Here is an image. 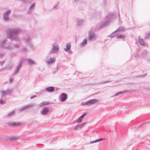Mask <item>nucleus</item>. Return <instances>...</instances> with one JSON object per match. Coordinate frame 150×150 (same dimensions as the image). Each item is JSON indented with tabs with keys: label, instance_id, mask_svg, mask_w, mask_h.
Returning <instances> with one entry per match:
<instances>
[{
	"label": "nucleus",
	"instance_id": "nucleus-1",
	"mask_svg": "<svg viewBox=\"0 0 150 150\" xmlns=\"http://www.w3.org/2000/svg\"><path fill=\"white\" fill-rule=\"evenodd\" d=\"M20 31L18 29H10V38L12 40H14L16 41L19 40L17 34Z\"/></svg>",
	"mask_w": 150,
	"mask_h": 150
},
{
	"label": "nucleus",
	"instance_id": "nucleus-2",
	"mask_svg": "<svg viewBox=\"0 0 150 150\" xmlns=\"http://www.w3.org/2000/svg\"><path fill=\"white\" fill-rule=\"evenodd\" d=\"M113 16L114 15L113 14L110 13L108 14L104 19L103 24H102L101 25V28H102L108 25V23L112 21Z\"/></svg>",
	"mask_w": 150,
	"mask_h": 150
},
{
	"label": "nucleus",
	"instance_id": "nucleus-3",
	"mask_svg": "<svg viewBox=\"0 0 150 150\" xmlns=\"http://www.w3.org/2000/svg\"><path fill=\"white\" fill-rule=\"evenodd\" d=\"M52 48L51 51L50 52L51 54H54L57 53L59 50V47L57 43L54 42L52 44Z\"/></svg>",
	"mask_w": 150,
	"mask_h": 150
},
{
	"label": "nucleus",
	"instance_id": "nucleus-4",
	"mask_svg": "<svg viewBox=\"0 0 150 150\" xmlns=\"http://www.w3.org/2000/svg\"><path fill=\"white\" fill-rule=\"evenodd\" d=\"M96 37V35L92 30L89 31L88 33V39L89 40H94Z\"/></svg>",
	"mask_w": 150,
	"mask_h": 150
},
{
	"label": "nucleus",
	"instance_id": "nucleus-5",
	"mask_svg": "<svg viewBox=\"0 0 150 150\" xmlns=\"http://www.w3.org/2000/svg\"><path fill=\"white\" fill-rule=\"evenodd\" d=\"M0 93L2 98H4L9 93V90L7 89L4 90H1L0 91Z\"/></svg>",
	"mask_w": 150,
	"mask_h": 150
},
{
	"label": "nucleus",
	"instance_id": "nucleus-6",
	"mask_svg": "<svg viewBox=\"0 0 150 150\" xmlns=\"http://www.w3.org/2000/svg\"><path fill=\"white\" fill-rule=\"evenodd\" d=\"M9 11H5L3 15V20L5 21H7L9 19Z\"/></svg>",
	"mask_w": 150,
	"mask_h": 150
},
{
	"label": "nucleus",
	"instance_id": "nucleus-7",
	"mask_svg": "<svg viewBox=\"0 0 150 150\" xmlns=\"http://www.w3.org/2000/svg\"><path fill=\"white\" fill-rule=\"evenodd\" d=\"M99 100L96 99H92L87 101V105H90L96 104L98 102Z\"/></svg>",
	"mask_w": 150,
	"mask_h": 150
},
{
	"label": "nucleus",
	"instance_id": "nucleus-8",
	"mask_svg": "<svg viewBox=\"0 0 150 150\" xmlns=\"http://www.w3.org/2000/svg\"><path fill=\"white\" fill-rule=\"evenodd\" d=\"M67 99V95L64 93H62L59 96V100L61 102L65 101Z\"/></svg>",
	"mask_w": 150,
	"mask_h": 150
},
{
	"label": "nucleus",
	"instance_id": "nucleus-9",
	"mask_svg": "<svg viewBox=\"0 0 150 150\" xmlns=\"http://www.w3.org/2000/svg\"><path fill=\"white\" fill-rule=\"evenodd\" d=\"M23 62L21 61L19 63V64L16 67V69L13 74V75L15 74H17L18 72L20 70L21 68V67L22 65Z\"/></svg>",
	"mask_w": 150,
	"mask_h": 150
},
{
	"label": "nucleus",
	"instance_id": "nucleus-10",
	"mask_svg": "<svg viewBox=\"0 0 150 150\" xmlns=\"http://www.w3.org/2000/svg\"><path fill=\"white\" fill-rule=\"evenodd\" d=\"M23 62L21 61L19 63V64L16 67V69L13 74V75L15 74H17L18 72L20 70L21 68V67L22 65Z\"/></svg>",
	"mask_w": 150,
	"mask_h": 150
},
{
	"label": "nucleus",
	"instance_id": "nucleus-11",
	"mask_svg": "<svg viewBox=\"0 0 150 150\" xmlns=\"http://www.w3.org/2000/svg\"><path fill=\"white\" fill-rule=\"evenodd\" d=\"M48 111V108L47 107H44L40 111V113L42 115H46L47 114Z\"/></svg>",
	"mask_w": 150,
	"mask_h": 150
},
{
	"label": "nucleus",
	"instance_id": "nucleus-12",
	"mask_svg": "<svg viewBox=\"0 0 150 150\" xmlns=\"http://www.w3.org/2000/svg\"><path fill=\"white\" fill-rule=\"evenodd\" d=\"M85 123H82L79 125H76L74 128V130H77L80 129L82 128L85 124Z\"/></svg>",
	"mask_w": 150,
	"mask_h": 150
},
{
	"label": "nucleus",
	"instance_id": "nucleus-13",
	"mask_svg": "<svg viewBox=\"0 0 150 150\" xmlns=\"http://www.w3.org/2000/svg\"><path fill=\"white\" fill-rule=\"evenodd\" d=\"M54 87L53 86H49L45 88V91L48 92H52L54 91Z\"/></svg>",
	"mask_w": 150,
	"mask_h": 150
},
{
	"label": "nucleus",
	"instance_id": "nucleus-14",
	"mask_svg": "<svg viewBox=\"0 0 150 150\" xmlns=\"http://www.w3.org/2000/svg\"><path fill=\"white\" fill-rule=\"evenodd\" d=\"M85 115V114H83L78 119L76 120V122L78 123L81 122Z\"/></svg>",
	"mask_w": 150,
	"mask_h": 150
},
{
	"label": "nucleus",
	"instance_id": "nucleus-15",
	"mask_svg": "<svg viewBox=\"0 0 150 150\" xmlns=\"http://www.w3.org/2000/svg\"><path fill=\"white\" fill-rule=\"evenodd\" d=\"M55 60V58L53 57L52 58H50L49 59L47 60L46 61V62L48 64H51L54 62Z\"/></svg>",
	"mask_w": 150,
	"mask_h": 150
},
{
	"label": "nucleus",
	"instance_id": "nucleus-16",
	"mask_svg": "<svg viewBox=\"0 0 150 150\" xmlns=\"http://www.w3.org/2000/svg\"><path fill=\"white\" fill-rule=\"evenodd\" d=\"M30 39L29 37H27L25 40V41L27 43V44H28L30 47L31 48V49H32V48H33V45L30 43Z\"/></svg>",
	"mask_w": 150,
	"mask_h": 150
},
{
	"label": "nucleus",
	"instance_id": "nucleus-17",
	"mask_svg": "<svg viewBox=\"0 0 150 150\" xmlns=\"http://www.w3.org/2000/svg\"><path fill=\"white\" fill-rule=\"evenodd\" d=\"M71 44L70 43H67L66 45V48H64V50L66 52H67V51L69 50L71 48Z\"/></svg>",
	"mask_w": 150,
	"mask_h": 150
},
{
	"label": "nucleus",
	"instance_id": "nucleus-18",
	"mask_svg": "<svg viewBox=\"0 0 150 150\" xmlns=\"http://www.w3.org/2000/svg\"><path fill=\"white\" fill-rule=\"evenodd\" d=\"M7 100L4 98H2L0 99V103L1 105L5 104Z\"/></svg>",
	"mask_w": 150,
	"mask_h": 150
},
{
	"label": "nucleus",
	"instance_id": "nucleus-19",
	"mask_svg": "<svg viewBox=\"0 0 150 150\" xmlns=\"http://www.w3.org/2000/svg\"><path fill=\"white\" fill-rule=\"evenodd\" d=\"M117 37L118 38H122L123 40H124V39L126 38V35L124 34L119 35L118 34Z\"/></svg>",
	"mask_w": 150,
	"mask_h": 150
},
{
	"label": "nucleus",
	"instance_id": "nucleus-20",
	"mask_svg": "<svg viewBox=\"0 0 150 150\" xmlns=\"http://www.w3.org/2000/svg\"><path fill=\"white\" fill-rule=\"evenodd\" d=\"M77 24L78 25H82L84 23V21L83 20L81 19H77Z\"/></svg>",
	"mask_w": 150,
	"mask_h": 150
},
{
	"label": "nucleus",
	"instance_id": "nucleus-21",
	"mask_svg": "<svg viewBox=\"0 0 150 150\" xmlns=\"http://www.w3.org/2000/svg\"><path fill=\"white\" fill-rule=\"evenodd\" d=\"M19 138V136H11L10 137V142H12V140H15Z\"/></svg>",
	"mask_w": 150,
	"mask_h": 150
},
{
	"label": "nucleus",
	"instance_id": "nucleus-22",
	"mask_svg": "<svg viewBox=\"0 0 150 150\" xmlns=\"http://www.w3.org/2000/svg\"><path fill=\"white\" fill-rule=\"evenodd\" d=\"M118 35V32H117L116 31H115L112 33V34H111L109 36L113 38V37L117 36Z\"/></svg>",
	"mask_w": 150,
	"mask_h": 150
},
{
	"label": "nucleus",
	"instance_id": "nucleus-23",
	"mask_svg": "<svg viewBox=\"0 0 150 150\" xmlns=\"http://www.w3.org/2000/svg\"><path fill=\"white\" fill-rule=\"evenodd\" d=\"M118 35V32H117L116 31H115L112 33V34H111L109 36L113 38V37L117 36Z\"/></svg>",
	"mask_w": 150,
	"mask_h": 150
},
{
	"label": "nucleus",
	"instance_id": "nucleus-24",
	"mask_svg": "<svg viewBox=\"0 0 150 150\" xmlns=\"http://www.w3.org/2000/svg\"><path fill=\"white\" fill-rule=\"evenodd\" d=\"M138 41L142 45H145V42L144 40L142 38H140L139 39Z\"/></svg>",
	"mask_w": 150,
	"mask_h": 150
},
{
	"label": "nucleus",
	"instance_id": "nucleus-25",
	"mask_svg": "<svg viewBox=\"0 0 150 150\" xmlns=\"http://www.w3.org/2000/svg\"><path fill=\"white\" fill-rule=\"evenodd\" d=\"M87 40L86 39H85L82 42L81 44V47H83L87 43Z\"/></svg>",
	"mask_w": 150,
	"mask_h": 150
},
{
	"label": "nucleus",
	"instance_id": "nucleus-26",
	"mask_svg": "<svg viewBox=\"0 0 150 150\" xmlns=\"http://www.w3.org/2000/svg\"><path fill=\"white\" fill-rule=\"evenodd\" d=\"M124 30V28L123 27L120 26V27L116 30L117 32H121L122 31Z\"/></svg>",
	"mask_w": 150,
	"mask_h": 150
},
{
	"label": "nucleus",
	"instance_id": "nucleus-27",
	"mask_svg": "<svg viewBox=\"0 0 150 150\" xmlns=\"http://www.w3.org/2000/svg\"><path fill=\"white\" fill-rule=\"evenodd\" d=\"M34 105L33 104L31 103L28 105H25V106L27 109H29L33 107Z\"/></svg>",
	"mask_w": 150,
	"mask_h": 150
},
{
	"label": "nucleus",
	"instance_id": "nucleus-28",
	"mask_svg": "<svg viewBox=\"0 0 150 150\" xmlns=\"http://www.w3.org/2000/svg\"><path fill=\"white\" fill-rule=\"evenodd\" d=\"M103 139H97L96 140L93 141L92 142H90V144H91L94 143H95L96 142H99L100 141L102 140H103Z\"/></svg>",
	"mask_w": 150,
	"mask_h": 150
},
{
	"label": "nucleus",
	"instance_id": "nucleus-29",
	"mask_svg": "<svg viewBox=\"0 0 150 150\" xmlns=\"http://www.w3.org/2000/svg\"><path fill=\"white\" fill-rule=\"evenodd\" d=\"M35 6L34 4H33L30 7L29 10L28 11V13H30L31 11H32L34 8Z\"/></svg>",
	"mask_w": 150,
	"mask_h": 150
},
{
	"label": "nucleus",
	"instance_id": "nucleus-30",
	"mask_svg": "<svg viewBox=\"0 0 150 150\" xmlns=\"http://www.w3.org/2000/svg\"><path fill=\"white\" fill-rule=\"evenodd\" d=\"M27 60L28 62L30 64H34V62L31 59H28Z\"/></svg>",
	"mask_w": 150,
	"mask_h": 150
},
{
	"label": "nucleus",
	"instance_id": "nucleus-31",
	"mask_svg": "<svg viewBox=\"0 0 150 150\" xmlns=\"http://www.w3.org/2000/svg\"><path fill=\"white\" fill-rule=\"evenodd\" d=\"M48 104V103L47 102H42L39 105H40V106H42L44 105H46Z\"/></svg>",
	"mask_w": 150,
	"mask_h": 150
},
{
	"label": "nucleus",
	"instance_id": "nucleus-32",
	"mask_svg": "<svg viewBox=\"0 0 150 150\" xmlns=\"http://www.w3.org/2000/svg\"><path fill=\"white\" fill-rule=\"evenodd\" d=\"M19 124L18 123H16V122H12V123H10V125H12V126H17L18 125H19Z\"/></svg>",
	"mask_w": 150,
	"mask_h": 150
},
{
	"label": "nucleus",
	"instance_id": "nucleus-33",
	"mask_svg": "<svg viewBox=\"0 0 150 150\" xmlns=\"http://www.w3.org/2000/svg\"><path fill=\"white\" fill-rule=\"evenodd\" d=\"M25 105L23 106L21 108H20L19 109V110L20 111H23V110H24L26 109L27 108H26V107H25Z\"/></svg>",
	"mask_w": 150,
	"mask_h": 150
},
{
	"label": "nucleus",
	"instance_id": "nucleus-34",
	"mask_svg": "<svg viewBox=\"0 0 150 150\" xmlns=\"http://www.w3.org/2000/svg\"><path fill=\"white\" fill-rule=\"evenodd\" d=\"M150 38V31L149 32L146 34V36L145 37V38L146 39Z\"/></svg>",
	"mask_w": 150,
	"mask_h": 150
},
{
	"label": "nucleus",
	"instance_id": "nucleus-35",
	"mask_svg": "<svg viewBox=\"0 0 150 150\" xmlns=\"http://www.w3.org/2000/svg\"><path fill=\"white\" fill-rule=\"evenodd\" d=\"M124 92H122V91H120V92H118L117 93H116L114 95V96H117V95H118L120 94H121V93H123Z\"/></svg>",
	"mask_w": 150,
	"mask_h": 150
},
{
	"label": "nucleus",
	"instance_id": "nucleus-36",
	"mask_svg": "<svg viewBox=\"0 0 150 150\" xmlns=\"http://www.w3.org/2000/svg\"><path fill=\"white\" fill-rule=\"evenodd\" d=\"M15 112L14 110H12L10 113V115H13L15 113Z\"/></svg>",
	"mask_w": 150,
	"mask_h": 150
},
{
	"label": "nucleus",
	"instance_id": "nucleus-37",
	"mask_svg": "<svg viewBox=\"0 0 150 150\" xmlns=\"http://www.w3.org/2000/svg\"><path fill=\"white\" fill-rule=\"evenodd\" d=\"M87 103V101L84 102H83L81 103V105H87V104L86 103Z\"/></svg>",
	"mask_w": 150,
	"mask_h": 150
},
{
	"label": "nucleus",
	"instance_id": "nucleus-38",
	"mask_svg": "<svg viewBox=\"0 0 150 150\" xmlns=\"http://www.w3.org/2000/svg\"><path fill=\"white\" fill-rule=\"evenodd\" d=\"M104 2L102 4V5L103 6H104L105 5L106 3V1H103Z\"/></svg>",
	"mask_w": 150,
	"mask_h": 150
},
{
	"label": "nucleus",
	"instance_id": "nucleus-39",
	"mask_svg": "<svg viewBox=\"0 0 150 150\" xmlns=\"http://www.w3.org/2000/svg\"><path fill=\"white\" fill-rule=\"evenodd\" d=\"M36 96V95H34L33 96H32L30 97V98L31 99H33L34 98H35Z\"/></svg>",
	"mask_w": 150,
	"mask_h": 150
},
{
	"label": "nucleus",
	"instance_id": "nucleus-40",
	"mask_svg": "<svg viewBox=\"0 0 150 150\" xmlns=\"http://www.w3.org/2000/svg\"><path fill=\"white\" fill-rule=\"evenodd\" d=\"M13 80V78H10V83Z\"/></svg>",
	"mask_w": 150,
	"mask_h": 150
},
{
	"label": "nucleus",
	"instance_id": "nucleus-41",
	"mask_svg": "<svg viewBox=\"0 0 150 150\" xmlns=\"http://www.w3.org/2000/svg\"><path fill=\"white\" fill-rule=\"evenodd\" d=\"M110 81H105V82H103L102 83H106V82H110Z\"/></svg>",
	"mask_w": 150,
	"mask_h": 150
},
{
	"label": "nucleus",
	"instance_id": "nucleus-42",
	"mask_svg": "<svg viewBox=\"0 0 150 150\" xmlns=\"http://www.w3.org/2000/svg\"><path fill=\"white\" fill-rule=\"evenodd\" d=\"M23 50L24 51H26V50Z\"/></svg>",
	"mask_w": 150,
	"mask_h": 150
},
{
	"label": "nucleus",
	"instance_id": "nucleus-43",
	"mask_svg": "<svg viewBox=\"0 0 150 150\" xmlns=\"http://www.w3.org/2000/svg\"><path fill=\"white\" fill-rule=\"evenodd\" d=\"M78 72H76V73H78Z\"/></svg>",
	"mask_w": 150,
	"mask_h": 150
},
{
	"label": "nucleus",
	"instance_id": "nucleus-44",
	"mask_svg": "<svg viewBox=\"0 0 150 150\" xmlns=\"http://www.w3.org/2000/svg\"><path fill=\"white\" fill-rule=\"evenodd\" d=\"M142 76H143V75H142Z\"/></svg>",
	"mask_w": 150,
	"mask_h": 150
},
{
	"label": "nucleus",
	"instance_id": "nucleus-45",
	"mask_svg": "<svg viewBox=\"0 0 150 150\" xmlns=\"http://www.w3.org/2000/svg\"><path fill=\"white\" fill-rule=\"evenodd\" d=\"M56 7V6H55V7H54V8H55Z\"/></svg>",
	"mask_w": 150,
	"mask_h": 150
}]
</instances>
